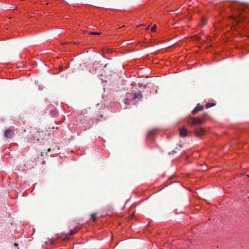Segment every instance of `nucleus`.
<instances>
[{"mask_svg": "<svg viewBox=\"0 0 249 249\" xmlns=\"http://www.w3.org/2000/svg\"><path fill=\"white\" fill-rule=\"evenodd\" d=\"M97 121H101V119H99V118H98V119H97Z\"/></svg>", "mask_w": 249, "mask_h": 249, "instance_id": "6ab92c4d", "label": "nucleus"}, {"mask_svg": "<svg viewBox=\"0 0 249 249\" xmlns=\"http://www.w3.org/2000/svg\"><path fill=\"white\" fill-rule=\"evenodd\" d=\"M131 95H133V99L134 100L138 99L139 101H142L143 97L141 91L137 92L134 93H131Z\"/></svg>", "mask_w": 249, "mask_h": 249, "instance_id": "39448f33", "label": "nucleus"}, {"mask_svg": "<svg viewBox=\"0 0 249 249\" xmlns=\"http://www.w3.org/2000/svg\"><path fill=\"white\" fill-rule=\"evenodd\" d=\"M231 18L234 19L236 22H239L242 20L244 17L242 15L241 11H238L237 14H235L234 16H231Z\"/></svg>", "mask_w": 249, "mask_h": 249, "instance_id": "f03ea898", "label": "nucleus"}, {"mask_svg": "<svg viewBox=\"0 0 249 249\" xmlns=\"http://www.w3.org/2000/svg\"><path fill=\"white\" fill-rule=\"evenodd\" d=\"M76 232H77V231H75V230H71V231H70V234L71 235H72L74 234L75 233H76Z\"/></svg>", "mask_w": 249, "mask_h": 249, "instance_id": "ddd939ff", "label": "nucleus"}, {"mask_svg": "<svg viewBox=\"0 0 249 249\" xmlns=\"http://www.w3.org/2000/svg\"><path fill=\"white\" fill-rule=\"evenodd\" d=\"M50 151V148H49V149H48V151Z\"/></svg>", "mask_w": 249, "mask_h": 249, "instance_id": "412c9836", "label": "nucleus"}, {"mask_svg": "<svg viewBox=\"0 0 249 249\" xmlns=\"http://www.w3.org/2000/svg\"><path fill=\"white\" fill-rule=\"evenodd\" d=\"M155 132H156V130H155V129H153V130H151L148 134L147 137H150L151 136H152V135H154L155 133Z\"/></svg>", "mask_w": 249, "mask_h": 249, "instance_id": "1a4fd4ad", "label": "nucleus"}, {"mask_svg": "<svg viewBox=\"0 0 249 249\" xmlns=\"http://www.w3.org/2000/svg\"><path fill=\"white\" fill-rule=\"evenodd\" d=\"M97 218L96 214V213H92L91 215V218L93 219V220H96Z\"/></svg>", "mask_w": 249, "mask_h": 249, "instance_id": "9b49d317", "label": "nucleus"}, {"mask_svg": "<svg viewBox=\"0 0 249 249\" xmlns=\"http://www.w3.org/2000/svg\"><path fill=\"white\" fill-rule=\"evenodd\" d=\"M14 246L15 247H17V246H18V243H14Z\"/></svg>", "mask_w": 249, "mask_h": 249, "instance_id": "f3484780", "label": "nucleus"}, {"mask_svg": "<svg viewBox=\"0 0 249 249\" xmlns=\"http://www.w3.org/2000/svg\"><path fill=\"white\" fill-rule=\"evenodd\" d=\"M124 103L125 104H129V100L126 98L124 100Z\"/></svg>", "mask_w": 249, "mask_h": 249, "instance_id": "2eb2a0df", "label": "nucleus"}, {"mask_svg": "<svg viewBox=\"0 0 249 249\" xmlns=\"http://www.w3.org/2000/svg\"><path fill=\"white\" fill-rule=\"evenodd\" d=\"M179 134L181 137H186L188 135V131L185 128L183 127L182 128L179 129Z\"/></svg>", "mask_w": 249, "mask_h": 249, "instance_id": "0eeeda50", "label": "nucleus"}, {"mask_svg": "<svg viewBox=\"0 0 249 249\" xmlns=\"http://www.w3.org/2000/svg\"><path fill=\"white\" fill-rule=\"evenodd\" d=\"M190 119H192V121L190 123L192 125H200L202 124L203 121L199 118L192 117Z\"/></svg>", "mask_w": 249, "mask_h": 249, "instance_id": "f257e3e1", "label": "nucleus"}, {"mask_svg": "<svg viewBox=\"0 0 249 249\" xmlns=\"http://www.w3.org/2000/svg\"><path fill=\"white\" fill-rule=\"evenodd\" d=\"M182 145H183V144H182V142H179V143H178L177 144L176 149H178V147L181 148L182 147Z\"/></svg>", "mask_w": 249, "mask_h": 249, "instance_id": "f8f14e48", "label": "nucleus"}, {"mask_svg": "<svg viewBox=\"0 0 249 249\" xmlns=\"http://www.w3.org/2000/svg\"><path fill=\"white\" fill-rule=\"evenodd\" d=\"M14 134V131L10 129H7L4 132V137L6 139L12 138Z\"/></svg>", "mask_w": 249, "mask_h": 249, "instance_id": "20e7f679", "label": "nucleus"}, {"mask_svg": "<svg viewBox=\"0 0 249 249\" xmlns=\"http://www.w3.org/2000/svg\"><path fill=\"white\" fill-rule=\"evenodd\" d=\"M89 34L90 35H100L101 34V32H90L89 33Z\"/></svg>", "mask_w": 249, "mask_h": 249, "instance_id": "9d476101", "label": "nucleus"}, {"mask_svg": "<svg viewBox=\"0 0 249 249\" xmlns=\"http://www.w3.org/2000/svg\"><path fill=\"white\" fill-rule=\"evenodd\" d=\"M156 25H154V26H152V27L151 28V30L153 32H155L156 31Z\"/></svg>", "mask_w": 249, "mask_h": 249, "instance_id": "4468645a", "label": "nucleus"}, {"mask_svg": "<svg viewBox=\"0 0 249 249\" xmlns=\"http://www.w3.org/2000/svg\"><path fill=\"white\" fill-rule=\"evenodd\" d=\"M175 152H176V151H175V150H173V151H172V153H175Z\"/></svg>", "mask_w": 249, "mask_h": 249, "instance_id": "aec40b11", "label": "nucleus"}, {"mask_svg": "<svg viewBox=\"0 0 249 249\" xmlns=\"http://www.w3.org/2000/svg\"><path fill=\"white\" fill-rule=\"evenodd\" d=\"M215 106V104L214 103H207L206 105V107L207 108H210L211 107H213Z\"/></svg>", "mask_w": 249, "mask_h": 249, "instance_id": "6e6552de", "label": "nucleus"}, {"mask_svg": "<svg viewBox=\"0 0 249 249\" xmlns=\"http://www.w3.org/2000/svg\"><path fill=\"white\" fill-rule=\"evenodd\" d=\"M194 133L196 137H199L203 136L205 133V130L202 127L196 128L194 130Z\"/></svg>", "mask_w": 249, "mask_h": 249, "instance_id": "7ed1b4c3", "label": "nucleus"}, {"mask_svg": "<svg viewBox=\"0 0 249 249\" xmlns=\"http://www.w3.org/2000/svg\"><path fill=\"white\" fill-rule=\"evenodd\" d=\"M207 115V114L206 113H205L204 114H203V117H205V116H206Z\"/></svg>", "mask_w": 249, "mask_h": 249, "instance_id": "dca6fc26", "label": "nucleus"}, {"mask_svg": "<svg viewBox=\"0 0 249 249\" xmlns=\"http://www.w3.org/2000/svg\"><path fill=\"white\" fill-rule=\"evenodd\" d=\"M103 115L102 114H100V117L101 118H102V117H103Z\"/></svg>", "mask_w": 249, "mask_h": 249, "instance_id": "a211bd4d", "label": "nucleus"}, {"mask_svg": "<svg viewBox=\"0 0 249 249\" xmlns=\"http://www.w3.org/2000/svg\"><path fill=\"white\" fill-rule=\"evenodd\" d=\"M204 108L203 106H200L199 104H198L196 107L193 109L192 111L193 114L195 115L199 111L202 110Z\"/></svg>", "mask_w": 249, "mask_h": 249, "instance_id": "423d86ee", "label": "nucleus"}, {"mask_svg": "<svg viewBox=\"0 0 249 249\" xmlns=\"http://www.w3.org/2000/svg\"><path fill=\"white\" fill-rule=\"evenodd\" d=\"M149 26H148L147 27V29H149Z\"/></svg>", "mask_w": 249, "mask_h": 249, "instance_id": "4be33fe9", "label": "nucleus"}]
</instances>
